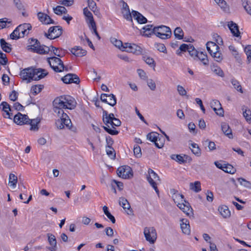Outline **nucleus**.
<instances>
[{"instance_id":"f257e3e1","label":"nucleus","mask_w":251,"mask_h":251,"mask_svg":"<svg viewBox=\"0 0 251 251\" xmlns=\"http://www.w3.org/2000/svg\"><path fill=\"white\" fill-rule=\"evenodd\" d=\"M48 75V72L44 69L36 68L30 67L23 69L20 75L24 80L26 81V83H30L32 80H39Z\"/></svg>"},{"instance_id":"f03ea898","label":"nucleus","mask_w":251,"mask_h":251,"mask_svg":"<svg viewBox=\"0 0 251 251\" xmlns=\"http://www.w3.org/2000/svg\"><path fill=\"white\" fill-rule=\"evenodd\" d=\"M114 115L113 113L108 114V112L102 109V120L103 123L106 126H102V127L105 131L112 135L118 134L119 131L116 129H113L110 128L108 124L112 126V122L114 121Z\"/></svg>"},{"instance_id":"7ed1b4c3","label":"nucleus","mask_w":251,"mask_h":251,"mask_svg":"<svg viewBox=\"0 0 251 251\" xmlns=\"http://www.w3.org/2000/svg\"><path fill=\"white\" fill-rule=\"evenodd\" d=\"M30 45L27 47V50L33 52L41 54H47L50 51L48 47L45 45H41L39 41L36 39L31 38Z\"/></svg>"},{"instance_id":"20e7f679","label":"nucleus","mask_w":251,"mask_h":251,"mask_svg":"<svg viewBox=\"0 0 251 251\" xmlns=\"http://www.w3.org/2000/svg\"><path fill=\"white\" fill-rule=\"evenodd\" d=\"M154 31L157 37L162 39H169L172 35L170 27L164 25L154 27Z\"/></svg>"},{"instance_id":"39448f33","label":"nucleus","mask_w":251,"mask_h":251,"mask_svg":"<svg viewBox=\"0 0 251 251\" xmlns=\"http://www.w3.org/2000/svg\"><path fill=\"white\" fill-rule=\"evenodd\" d=\"M50 68L56 73H61L63 71L64 63L61 59L55 56L48 57L47 58Z\"/></svg>"},{"instance_id":"423d86ee","label":"nucleus","mask_w":251,"mask_h":251,"mask_svg":"<svg viewBox=\"0 0 251 251\" xmlns=\"http://www.w3.org/2000/svg\"><path fill=\"white\" fill-rule=\"evenodd\" d=\"M66 96H61L55 98L53 101V111L59 116L61 113H64Z\"/></svg>"},{"instance_id":"0eeeda50","label":"nucleus","mask_w":251,"mask_h":251,"mask_svg":"<svg viewBox=\"0 0 251 251\" xmlns=\"http://www.w3.org/2000/svg\"><path fill=\"white\" fill-rule=\"evenodd\" d=\"M63 29L61 26L56 25L50 27L48 33H45V36L49 39H54L60 36L62 34Z\"/></svg>"},{"instance_id":"6e6552de","label":"nucleus","mask_w":251,"mask_h":251,"mask_svg":"<svg viewBox=\"0 0 251 251\" xmlns=\"http://www.w3.org/2000/svg\"><path fill=\"white\" fill-rule=\"evenodd\" d=\"M149 175L147 176V179L150 184L154 189L157 194H159V190L157 186L155 180H159V177L158 175L155 173L153 170L149 169L148 171Z\"/></svg>"},{"instance_id":"1a4fd4ad","label":"nucleus","mask_w":251,"mask_h":251,"mask_svg":"<svg viewBox=\"0 0 251 251\" xmlns=\"http://www.w3.org/2000/svg\"><path fill=\"white\" fill-rule=\"evenodd\" d=\"M144 234L147 241L153 244L157 238V233L154 227H146L144 228Z\"/></svg>"},{"instance_id":"9d476101","label":"nucleus","mask_w":251,"mask_h":251,"mask_svg":"<svg viewBox=\"0 0 251 251\" xmlns=\"http://www.w3.org/2000/svg\"><path fill=\"white\" fill-rule=\"evenodd\" d=\"M117 174L119 177L125 179L130 178L133 176L131 168L126 165L119 167L117 170Z\"/></svg>"},{"instance_id":"9b49d317","label":"nucleus","mask_w":251,"mask_h":251,"mask_svg":"<svg viewBox=\"0 0 251 251\" xmlns=\"http://www.w3.org/2000/svg\"><path fill=\"white\" fill-rule=\"evenodd\" d=\"M124 48L125 49L124 51L132 52L137 55L141 54L142 53V48L135 44L125 43Z\"/></svg>"},{"instance_id":"f8f14e48","label":"nucleus","mask_w":251,"mask_h":251,"mask_svg":"<svg viewBox=\"0 0 251 251\" xmlns=\"http://www.w3.org/2000/svg\"><path fill=\"white\" fill-rule=\"evenodd\" d=\"M62 81L66 84L75 83L78 84L80 82L79 77L75 74H68L61 78Z\"/></svg>"},{"instance_id":"ddd939ff","label":"nucleus","mask_w":251,"mask_h":251,"mask_svg":"<svg viewBox=\"0 0 251 251\" xmlns=\"http://www.w3.org/2000/svg\"><path fill=\"white\" fill-rule=\"evenodd\" d=\"M13 120L14 123L19 125L28 124L30 121L26 115L22 114L20 112H18L14 116Z\"/></svg>"},{"instance_id":"4468645a","label":"nucleus","mask_w":251,"mask_h":251,"mask_svg":"<svg viewBox=\"0 0 251 251\" xmlns=\"http://www.w3.org/2000/svg\"><path fill=\"white\" fill-rule=\"evenodd\" d=\"M32 26L30 24L25 23L19 25L16 27L19 35H21L22 37L27 35L29 33V30L31 29Z\"/></svg>"},{"instance_id":"2eb2a0df","label":"nucleus","mask_w":251,"mask_h":251,"mask_svg":"<svg viewBox=\"0 0 251 251\" xmlns=\"http://www.w3.org/2000/svg\"><path fill=\"white\" fill-rule=\"evenodd\" d=\"M159 134L156 132H151L147 134V138L150 141L154 143L155 146L158 149L162 148L164 146L163 143H161L160 144H158L157 142L158 141H160V139L158 140V136Z\"/></svg>"},{"instance_id":"dca6fc26","label":"nucleus","mask_w":251,"mask_h":251,"mask_svg":"<svg viewBox=\"0 0 251 251\" xmlns=\"http://www.w3.org/2000/svg\"><path fill=\"white\" fill-rule=\"evenodd\" d=\"M119 204L125 209H127V211H126V213L129 215H133V211L132 209L131 208L130 205L127 200L124 198L121 197L119 198Z\"/></svg>"},{"instance_id":"f3484780","label":"nucleus","mask_w":251,"mask_h":251,"mask_svg":"<svg viewBox=\"0 0 251 251\" xmlns=\"http://www.w3.org/2000/svg\"><path fill=\"white\" fill-rule=\"evenodd\" d=\"M37 17L38 20L44 24H55L54 21L48 15L44 13L38 12L37 13Z\"/></svg>"},{"instance_id":"a211bd4d","label":"nucleus","mask_w":251,"mask_h":251,"mask_svg":"<svg viewBox=\"0 0 251 251\" xmlns=\"http://www.w3.org/2000/svg\"><path fill=\"white\" fill-rule=\"evenodd\" d=\"M227 26L234 36L236 37L240 36V32L237 24L233 21H230L228 22Z\"/></svg>"},{"instance_id":"6ab92c4d","label":"nucleus","mask_w":251,"mask_h":251,"mask_svg":"<svg viewBox=\"0 0 251 251\" xmlns=\"http://www.w3.org/2000/svg\"><path fill=\"white\" fill-rule=\"evenodd\" d=\"M48 242L51 247L48 248L50 251H56L57 250V241L55 236L51 233H47Z\"/></svg>"},{"instance_id":"aec40b11","label":"nucleus","mask_w":251,"mask_h":251,"mask_svg":"<svg viewBox=\"0 0 251 251\" xmlns=\"http://www.w3.org/2000/svg\"><path fill=\"white\" fill-rule=\"evenodd\" d=\"M184 201L185 203L183 202L181 203H178L177 205L186 215H190L191 214L193 213V209L188 202L186 201Z\"/></svg>"},{"instance_id":"412c9836","label":"nucleus","mask_w":251,"mask_h":251,"mask_svg":"<svg viewBox=\"0 0 251 251\" xmlns=\"http://www.w3.org/2000/svg\"><path fill=\"white\" fill-rule=\"evenodd\" d=\"M70 51L75 56L82 57L85 56L87 53V51L82 49L79 46H75L74 48L70 50Z\"/></svg>"},{"instance_id":"4be33fe9","label":"nucleus","mask_w":251,"mask_h":251,"mask_svg":"<svg viewBox=\"0 0 251 251\" xmlns=\"http://www.w3.org/2000/svg\"><path fill=\"white\" fill-rule=\"evenodd\" d=\"M76 107V102L69 96H66L65 105L64 109H74Z\"/></svg>"},{"instance_id":"5701e85b","label":"nucleus","mask_w":251,"mask_h":251,"mask_svg":"<svg viewBox=\"0 0 251 251\" xmlns=\"http://www.w3.org/2000/svg\"><path fill=\"white\" fill-rule=\"evenodd\" d=\"M206 45V49L211 55H212L214 52L218 51L220 50L219 47L215 43L212 41L208 42Z\"/></svg>"},{"instance_id":"b1692460","label":"nucleus","mask_w":251,"mask_h":251,"mask_svg":"<svg viewBox=\"0 0 251 251\" xmlns=\"http://www.w3.org/2000/svg\"><path fill=\"white\" fill-rule=\"evenodd\" d=\"M143 31L141 32L143 36L150 37L151 34H154L153 25H148L142 28Z\"/></svg>"},{"instance_id":"393cba45","label":"nucleus","mask_w":251,"mask_h":251,"mask_svg":"<svg viewBox=\"0 0 251 251\" xmlns=\"http://www.w3.org/2000/svg\"><path fill=\"white\" fill-rule=\"evenodd\" d=\"M221 128L223 133L229 139H232L233 136L232 133V130L229 125L226 123L221 124Z\"/></svg>"},{"instance_id":"a878e982","label":"nucleus","mask_w":251,"mask_h":251,"mask_svg":"<svg viewBox=\"0 0 251 251\" xmlns=\"http://www.w3.org/2000/svg\"><path fill=\"white\" fill-rule=\"evenodd\" d=\"M180 226L183 233L187 235L190 233L189 223L187 219H183L181 220Z\"/></svg>"},{"instance_id":"bb28decb","label":"nucleus","mask_w":251,"mask_h":251,"mask_svg":"<svg viewBox=\"0 0 251 251\" xmlns=\"http://www.w3.org/2000/svg\"><path fill=\"white\" fill-rule=\"evenodd\" d=\"M64 120H64V121H65V124L64 123L65 127H66V128L71 130L73 132H76V127H74L73 126L71 121L70 119L69 118V117L68 116L67 114L64 112Z\"/></svg>"},{"instance_id":"cd10ccee","label":"nucleus","mask_w":251,"mask_h":251,"mask_svg":"<svg viewBox=\"0 0 251 251\" xmlns=\"http://www.w3.org/2000/svg\"><path fill=\"white\" fill-rule=\"evenodd\" d=\"M83 14L86 18V20L89 21L88 25L89 27H90V25H94V24L96 23L94 20L93 15L92 13L88 9L87 7H85L83 9Z\"/></svg>"},{"instance_id":"c85d7f7f","label":"nucleus","mask_w":251,"mask_h":251,"mask_svg":"<svg viewBox=\"0 0 251 251\" xmlns=\"http://www.w3.org/2000/svg\"><path fill=\"white\" fill-rule=\"evenodd\" d=\"M0 45L1 49L5 52L9 53L12 50V45L1 38L0 39Z\"/></svg>"},{"instance_id":"c756f323","label":"nucleus","mask_w":251,"mask_h":251,"mask_svg":"<svg viewBox=\"0 0 251 251\" xmlns=\"http://www.w3.org/2000/svg\"><path fill=\"white\" fill-rule=\"evenodd\" d=\"M218 210L224 218H228L230 216V212L226 205H224L219 207Z\"/></svg>"},{"instance_id":"7c9ffc66","label":"nucleus","mask_w":251,"mask_h":251,"mask_svg":"<svg viewBox=\"0 0 251 251\" xmlns=\"http://www.w3.org/2000/svg\"><path fill=\"white\" fill-rule=\"evenodd\" d=\"M188 157L187 155H184L183 156L179 154H172L171 158L178 162L180 164L185 163L186 162V159Z\"/></svg>"},{"instance_id":"2f4dec72","label":"nucleus","mask_w":251,"mask_h":251,"mask_svg":"<svg viewBox=\"0 0 251 251\" xmlns=\"http://www.w3.org/2000/svg\"><path fill=\"white\" fill-rule=\"evenodd\" d=\"M110 42L121 50L124 51V50H125V48H124L125 47V43L123 44L121 40H118L114 37H111L110 38Z\"/></svg>"},{"instance_id":"473e14b6","label":"nucleus","mask_w":251,"mask_h":251,"mask_svg":"<svg viewBox=\"0 0 251 251\" xmlns=\"http://www.w3.org/2000/svg\"><path fill=\"white\" fill-rule=\"evenodd\" d=\"M190 148L192 152L196 156H200L201 155V151L199 146L196 143L191 144Z\"/></svg>"},{"instance_id":"72a5a7b5","label":"nucleus","mask_w":251,"mask_h":251,"mask_svg":"<svg viewBox=\"0 0 251 251\" xmlns=\"http://www.w3.org/2000/svg\"><path fill=\"white\" fill-rule=\"evenodd\" d=\"M64 113H61L60 115H61L60 119H58L55 122V125L57 128L59 129H61L65 128V126L64 125V123L65 124V121H64L63 120H64Z\"/></svg>"},{"instance_id":"f704fd0d","label":"nucleus","mask_w":251,"mask_h":251,"mask_svg":"<svg viewBox=\"0 0 251 251\" xmlns=\"http://www.w3.org/2000/svg\"><path fill=\"white\" fill-rule=\"evenodd\" d=\"M242 4L247 13L251 16V2L248 0H241Z\"/></svg>"},{"instance_id":"c9c22d12","label":"nucleus","mask_w":251,"mask_h":251,"mask_svg":"<svg viewBox=\"0 0 251 251\" xmlns=\"http://www.w3.org/2000/svg\"><path fill=\"white\" fill-rule=\"evenodd\" d=\"M199 59L201 60L202 63L206 65L208 64V60L206 54L204 53L203 52H199L196 56Z\"/></svg>"},{"instance_id":"e433bc0d","label":"nucleus","mask_w":251,"mask_h":251,"mask_svg":"<svg viewBox=\"0 0 251 251\" xmlns=\"http://www.w3.org/2000/svg\"><path fill=\"white\" fill-rule=\"evenodd\" d=\"M53 10L54 13L58 15H61L67 12V10L64 6L60 5H58L56 7L53 8Z\"/></svg>"},{"instance_id":"4c0bfd02","label":"nucleus","mask_w":251,"mask_h":251,"mask_svg":"<svg viewBox=\"0 0 251 251\" xmlns=\"http://www.w3.org/2000/svg\"><path fill=\"white\" fill-rule=\"evenodd\" d=\"M215 2L220 6L221 9L225 12H228L229 10V6L227 5L225 0H214Z\"/></svg>"},{"instance_id":"58836bf2","label":"nucleus","mask_w":251,"mask_h":251,"mask_svg":"<svg viewBox=\"0 0 251 251\" xmlns=\"http://www.w3.org/2000/svg\"><path fill=\"white\" fill-rule=\"evenodd\" d=\"M122 14L124 18L126 19L127 21L130 22L132 24V27H134V24L133 23V20L132 18V12L130 13V10H122Z\"/></svg>"},{"instance_id":"ea45409f","label":"nucleus","mask_w":251,"mask_h":251,"mask_svg":"<svg viewBox=\"0 0 251 251\" xmlns=\"http://www.w3.org/2000/svg\"><path fill=\"white\" fill-rule=\"evenodd\" d=\"M17 176H15L13 174H10L9 176V184L10 186H12L13 188H15L16 187V184L17 183Z\"/></svg>"},{"instance_id":"a19ab883","label":"nucleus","mask_w":251,"mask_h":251,"mask_svg":"<svg viewBox=\"0 0 251 251\" xmlns=\"http://www.w3.org/2000/svg\"><path fill=\"white\" fill-rule=\"evenodd\" d=\"M174 35L176 38L178 40L183 39L184 33L182 29L180 27H177L174 30Z\"/></svg>"},{"instance_id":"79ce46f5","label":"nucleus","mask_w":251,"mask_h":251,"mask_svg":"<svg viewBox=\"0 0 251 251\" xmlns=\"http://www.w3.org/2000/svg\"><path fill=\"white\" fill-rule=\"evenodd\" d=\"M103 211L105 215L111 221V222L113 224H115L116 222L115 218L114 217V216H113L111 214V213L108 211V207L106 206H104L103 207Z\"/></svg>"},{"instance_id":"37998d69","label":"nucleus","mask_w":251,"mask_h":251,"mask_svg":"<svg viewBox=\"0 0 251 251\" xmlns=\"http://www.w3.org/2000/svg\"><path fill=\"white\" fill-rule=\"evenodd\" d=\"M211 70L217 75L222 77H224L225 74L221 68L218 66L213 65L211 68Z\"/></svg>"},{"instance_id":"c03bdc74","label":"nucleus","mask_w":251,"mask_h":251,"mask_svg":"<svg viewBox=\"0 0 251 251\" xmlns=\"http://www.w3.org/2000/svg\"><path fill=\"white\" fill-rule=\"evenodd\" d=\"M43 88V85H35L31 87V92L33 95H36L42 91Z\"/></svg>"},{"instance_id":"a18cd8bd","label":"nucleus","mask_w":251,"mask_h":251,"mask_svg":"<svg viewBox=\"0 0 251 251\" xmlns=\"http://www.w3.org/2000/svg\"><path fill=\"white\" fill-rule=\"evenodd\" d=\"M190 186V188L196 193L201 190V183L199 181H195L194 183H191Z\"/></svg>"},{"instance_id":"49530a36","label":"nucleus","mask_w":251,"mask_h":251,"mask_svg":"<svg viewBox=\"0 0 251 251\" xmlns=\"http://www.w3.org/2000/svg\"><path fill=\"white\" fill-rule=\"evenodd\" d=\"M223 171L226 173L233 174L236 172V169L230 164H224Z\"/></svg>"},{"instance_id":"de8ad7c7","label":"nucleus","mask_w":251,"mask_h":251,"mask_svg":"<svg viewBox=\"0 0 251 251\" xmlns=\"http://www.w3.org/2000/svg\"><path fill=\"white\" fill-rule=\"evenodd\" d=\"M143 59L147 64L150 65L151 67H153V68L155 67V63L152 58L147 55H144L143 56Z\"/></svg>"},{"instance_id":"09e8293b","label":"nucleus","mask_w":251,"mask_h":251,"mask_svg":"<svg viewBox=\"0 0 251 251\" xmlns=\"http://www.w3.org/2000/svg\"><path fill=\"white\" fill-rule=\"evenodd\" d=\"M40 120L38 119L30 120L28 124L30 125L31 130H37L38 129V124L39 123Z\"/></svg>"},{"instance_id":"8fccbe9b","label":"nucleus","mask_w":251,"mask_h":251,"mask_svg":"<svg viewBox=\"0 0 251 251\" xmlns=\"http://www.w3.org/2000/svg\"><path fill=\"white\" fill-rule=\"evenodd\" d=\"M231 83L234 86V88L237 90L238 92L241 93H243L242 90V86L240 84V82L236 79L233 78L231 80Z\"/></svg>"},{"instance_id":"3c124183","label":"nucleus","mask_w":251,"mask_h":251,"mask_svg":"<svg viewBox=\"0 0 251 251\" xmlns=\"http://www.w3.org/2000/svg\"><path fill=\"white\" fill-rule=\"evenodd\" d=\"M191 46V44L187 45L185 44H182V45H180L179 50L176 51V54L178 55H181V51H188V50H189L190 48V46Z\"/></svg>"},{"instance_id":"603ef678","label":"nucleus","mask_w":251,"mask_h":251,"mask_svg":"<svg viewBox=\"0 0 251 251\" xmlns=\"http://www.w3.org/2000/svg\"><path fill=\"white\" fill-rule=\"evenodd\" d=\"M244 51L247 56V63L251 62V45H248L244 48Z\"/></svg>"},{"instance_id":"864d4df0","label":"nucleus","mask_w":251,"mask_h":251,"mask_svg":"<svg viewBox=\"0 0 251 251\" xmlns=\"http://www.w3.org/2000/svg\"><path fill=\"white\" fill-rule=\"evenodd\" d=\"M106 154L111 159H114L116 157V153L112 147H106Z\"/></svg>"},{"instance_id":"5fc2aeb1","label":"nucleus","mask_w":251,"mask_h":251,"mask_svg":"<svg viewBox=\"0 0 251 251\" xmlns=\"http://www.w3.org/2000/svg\"><path fill=\"white\" fill-rule=\"evenodd\" d=\"M203 144L204 145H207V147L209 150V151H213L215 150L216 148V145L214 142L211 141L208 139L206 140L203 143Z\"/></svg>"},{"instance_id":"6e6d98bb","label":"nucleus","mask_w":251,"mask_h":251,"mask_svg":"<svg viewBox=\"0 0 251 251\" xmlns=\"http://www.w3.org/2000/svg\"><path fill=\"white\" fill-rule=\"evenodd\" d=\"M110 97L107 100V102L106 103L110 106H114L116 105L117 102L116 98L115 96L112 94H109Z\"/></svg>"},{"instance_id":"4d7b16f0","label":"nucleus","mask_w":251,"mask_h":251,"mask_svg":"<svg viewBox=\"0 0 251 251\" xmlns=\"http://www.w3.org/2000/svg\"><path fill=\"white\" fill-rule=\"evenodd\" d=\"M13 1L15 6L19 10H25V6L21 0H13Z\"/></svg>"},{"instance_id":"13d9d810","label":"nucleus","mask_w":251,"mask_h":251,"mask_svg":"<svg viewBox=\"0 0 251 251\" xmlns=\"http://www.w3.org/2000/svg\"><path fill=\"white\" fill-rule=\"evenodd\" d=\"M238 180L241 185H243L244 187L247 188H251V183L250 181H247L245 179L242 177L238 178Z\"/></svg>"},{"instance_id":"bf43d9fd","label":"nucleus","mask_w":251,"mask_h":251,"mask_svg":"<svg viewBox=\"0 0 251 251\" xmlns=\"http://www.w3.org/2000/svg\"><path fill=\"white\" fill-rule=\"evenodd\" d=\"M217 62H220L223 59L222 53L218 50V51L214 52L211 55Z\"/></svg>"},{"instance_id":"052dcab7","label":"nucleus","mask_w":251,"mask_h":251,"mask_svg":"<svg viewBox=\"0 0 251 251\" xmlns=\"http://www.w3.org/2000/svg\"><path fill=\"white\" fill-rule=\"evenodd\" d=\"M53 54L59 57H62L65 55V50L61 48H57L53 52Z\"/></svg>"},{"instance_id":"680f3d73","label":"nucleus","mask_w":251,"mask_h":251,"mask_svg":"<svg viewBox=\"0 0 251 251\" xmlns=\"http://www.w3.org/2000/svg\"><path fill=\"white\" fill-rule=\"evenodd\" d=\"M243 111V116L245 118L247 121H251V111L250 110L244 109V107L242 108Z\"/></svg>"},{"instance_id":"e2e57ef3","label":"nucleus","mask_w":251,"mask_h":251,"mask_svg":"<svg viewBox=\"0 0 251 251\" xmlns=\"http://www.w3.org/2000/svg\"><path fill=\"white\" fill-rule=\"evenodd\" d=\"M134 154L136 157H140L142 156L141 148L139 146H134L133 149Z\"/></svg>"},{"instance_id":"0e129e2a","label":"nucleus","mask_w":251,"mask_h":251,"mask_svg":"<svg viewBox=\"0 0 251 251\" xmlns=\"http://www.w3.org/2000/svg\"><path fill=\"white\" fill-rule=\"evenodd\" d=\"M188 52L189 53V54L194 58H196L197 54L198 51H197L194 48V47L191 45V46H190L189 50H188Z\"/></svg>"},{"instance_id":"69168bd1","label":"nucleus","mask_w":251,"mask_h":251,"mask_svg":"<svg viewBox=\"0 0 251 251\" xmlns=\"http://www.w3.org/2000/svg\"><path fill=\"white\" fill-rule=\"evenodd\" d=\"M155 45L158 51L163 53H167L166 48L164 44L158 43L156 44Z\"/></svg>"},{"instance_id":"338daca9","label":"nucleus","mask_w":251,"mask_h":251,"mask_svg":"<svg viewBox=\"0 0 251 251\" xmlns=\"http://www.w3.org/2000/svg\"><path fill=\"white\" fill-rule=\"evenodd\" d=\"M10 37L11 39L17 40L22 37L21 35H19V32H18V30L16 28L10 34Z\"/></svg>"},{"instance_id":"774afa93","label":"nucleus","mask_w":251,"mask_h":251,"mask_svg":"<svg viewBox=\"0 0 251 251\" xmlns=\"http://www.w3.org/2000/svg\"><path fill=\"white\" fill-rule=\"evenodd\" d=\"M88 6L94 13L97 8L96 3L93 0H87Z\"/></svg>"}]
</instances>
